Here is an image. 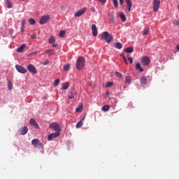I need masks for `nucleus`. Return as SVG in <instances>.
Segmentation results:
<instances>
[{"instance_id":"34","label":"nucleus","mask_w":179,"mask_h":179,"mask_svg":"<svg viewBox=\"0 0 179 179\" xmlns=\"http://www.w3.org/2000/svg\"><path fill=\"white\" fill-rule=\"evenodd\" d=\"M109 17H110L111 22H114V17H115L114 13H110L109 14Z\"/></svg>"},{"instance_id":"5","label":"nucleus","mask_w":179,"mask_h":179,"mask_svg":"<svg viewBox=\"0 0 179 179\" xmlns=\"http://www.w3.org/2000/svg\"><path fill=\"white\" fill-rule=\"evenodd\" d=\"M153 12H157L160 8V0H154L152 3Z\"/></svg>"},{"instance_id":"24","label":"nucleus","mask_w":179,"mask_h":179,"mask_svg":"<svg viewBox=\"0 0 179 179\" xmlns=\"http://www.w3.org/2000/svg\"><path fill=\"white\" fill-rule=\"evenodd\" d=\"M146 82H148V79L146 78V77H143L140 80V83H141V85H146Z\"/></svg>"},{"instance_id":"44","label":"nucleus","mask_w":179,"mask_h":179,"mask_svg":"<svg viewBox=\"0 0 179 179\" xmlns=\"http://www.w3.org/2000/svg\"><path fill=\"white\" fill-rule=\"evenodd\" d=\"M25 23H26V21L24 20V19L22 20L21 26L24 27Z\"/></svg>"},{"instance_id":"6","label":"nucleus","mask_w":179,"mask_h":179,"mask_svg":"<svg viewBox=\"0 0 179 179\" xmlns=\"http://www.w3.org/2000/svg\"><path fill=\"white\" fill-rule=\"evenodd\" d=\"M50 19H51L50 15H43L39 20V24H45V23H47V22H48V20H50Z\"/></svg>"},{"instance_id":"47","label":"nucleus","mask_w":179,"mask_h":179,"mask_svg":"<svg viewBox=\"0 0 179 179\" xmlns=\"http://www.w3.org/2000/svg\"><path fill=\"white\" fill-rule=\"evenodd\" d=\"M91 10H92V12H93V13H94L96 12V8H94V7H92L91 8Z\"/></svg>"},{"instance_id":"54","label":"nucleus","mask_w":179,"mask_h":179,"mask_svg":"<svg viewBox=\"0 0 179 179\" xmlns=\"http://www.w3.org/2000/svg\"><path fill=\"white\" fill-rule=\"evenodd\" d=\"M176 50H178V51H179V45H178L176 46Z\"/></svg>"},{"instance_id":"36","label":"nucleus","mask_w":179,"mask_h":179,"mask_svg":"<svg viewBox=\"0 0 179 179\" xmlns=\"http://www.w3.org/2000/svg\"><path fill=\"white\" fill-rule=\"evenodd\" d=\"M113 4L115 8H118V1L117 0H113Z\"/></svg>"},{"instance_id":"33","label":"nucleus","mask_w":179,"mask_h":179,"mask_svg":"<svg viewBox=\"0 0 179 179\" xmlns=\"http://www.w3.org/2000/svg\"><path fill=\"white\" fill-rule=\"evenodd\" d=\"M127 7H132V1L131 0H126Z\"/></svg>"},{"instance_id":"25","label":"nucleus","mask_w":179,"mask_h":179,"mask_svg":"<svg viewBox=\"0 0 179 179\" xmlns=\"http://www.w3.org/2000/svg\"><path fill=\"white\" fill-rule=\"evenodd\" d=\"M83 110V104H80L79 106V107H78L76 109V113H82V110Z\"/></svg>"},{"instance_id":"51","label":"nucleus","mask_w":179,"mask_h":179,"mask_svg":"<svg viewBox=\"0 0 179 179\" xmlns=\"http://www.w3.org/2000/svg\"><path fill=\"white\" fill-rule=\"evenodd\" d=\"M23 30H24V27L21 26V31H22V32H23Z\"/></svg>"},{"instance_id":"48","label":"nucleus","mask_w":179,"mask_h":179,"mask_svg":"<svg viewBox=\"0 0 179 179\" xmlns=\"http://www.w3.org/2000/svg\"><path fill=\"white\" fill-rule=\"evenodd\" d=\"M36 37H37V35H36V34H33V35H31V38H36Z\"/></svg>"},{"instance_id":"21","label":"nucleus","mask_w":179,"mask_h":179,"mask_svg":"<svg viewBox=\"0 0 179 179\" xmlns=\"http://www.w3.org/2000/svg\"><path fill=\"white\" fill-rule=\"evenodd\" d=\"M69 87V83H65L62 84V90H66Z\"/></svg>"},{"instance_id":"14","label":"nucleus","mask_w":179,"mask_h":179,"mask_svg":"<svg viewBox=\"0 0 179 179\" xmlns=\"http://www.w3.org/2000/svg\"><path fill=\"white\" fill-rule=\"evenodd\" d=\"M92 35L94 36V37H96L98 34L97 27L96 26V24H93L92 25Z\"/></svg>"},{"instance_id":"49","label":"nucleus","mask_w":179,"mask_h":179,"mask_svg":"<svg viewBox=\"0 0 179 179\" xmlns=\"http://www.w3.org/2000/svg\"><path fill=\"white\" fill-rule=\"evenodd\" d=\"M43 65H48V60H46L43 62Z\"/></svg>"},{"instance_id":"30","label":"nucleus","mask_w":179,"mask_h":179,"mask_svg":"<svg viewBox=\"0 0 179 179\" xmlns=\"http://www.w3.org/2000/svg\"><path fill=\"white\" fill-rule=\"evenodd\" d=\"M66 31L64 30L60 31L59 36V37H65Z\"/></svg>"},{"instance_id":"10","label":"nucleus","mask_w":179,"mask_h":179,"mask_svg":"<svg viewBox=\"0 0 179 179\" xmlns=\"http://www.w3.org/2000/svg\"><path fill=\"white\" fill-rule=\"evenodd\" d=\"M141 63L143 64V65H144L145 66H147V65H148L149 64H150V59L149 58V57L148 56H144L143 57L142 59H141Z\"/></svg>"},{"instance_id":"15","label":"nucleus","mask_w":179,"mask_h":179,"mask_svg":"<svg viewBox=\"0 0 179 179\" xmlns=\"http://www.w3.org/2000/svg\"><path fill=\"white\" fill-rule=\"evenodd\" d=\"M30 124L32 127H34L35 128H40V127L38 126V124H37V122H36V120L33 118H31L30 120Z\"/></svg>"},{"instance_id":"32","label":"nucleus","mask_w":179,"mask_h":179,"mask_svg":"<svg viewBox=\"0 0 179 179\" xmlns=\"http://www.w3.org/2000/svg\"><path fill=\"white\" fill-rule=\"evenodd\" d=\"M131 82V76H127V77L125 78V83L130 84Z\"/></svg>"},{"instance_id":"46","label":"nucleus","mask_w":179,"mask_h":179,"mask_svg":"<svg viewBox=\"0 0 179 179\" xmlns=\"http://www.w3.org/2000/svg\"><path fill=\"white\" fill-rule=\"evenodd\" d=\"M123 59H124L125 64H126L127 65H128V62L127 61V57H124Z\"/></svg>"},{"instance_id":"45","label":"nucleus","mask_w":179,"mask_h":179,"mask_svg":"<svg viewBox=\"0 0 179 179\" xmlns=\"http://www.w3.org/2000/svg\"><path fill=\"white\" fill-rule=\"evenodd\" d=\"M120 5L122 6L124 5V0H119Z\"/></svg>"},{"instance_id":"22","label":"nucleus","mask_w":179,"mask_h":179,"mask_svg":"<svg viewBox=\"0 0 179 179\" xmlns=\"http://www.w3.org/2000/svg\"><path fill=\"white\" fill-rule=\"evenodd\" d=\"M120 16L122 22H126L127 21V17L125 16V14H124L123 13H120Z\"/></svg>"},{"instance_id":"41","label":"nucleus","mask_w":179,"mask_h":179,"mask_svg":"<svg viewBox=\"0 0 179 179\" xmlns=\"http://www.w3.org/2000/svg\"><path fill=\"white\" fill-rule=\"evenodd\" d=\"M64 71H69V64H66L64 66Z\"/></svg>"},{"instance_id":"50","label":"nucleus","mask_w":179,"mask_h":179,"mask_svg":"<svg viewBox=\"0 0 179 179\" xmlns=\"http://www.w3.org/2000/svg\"><path fill=\"white\" fill-rule=\"evenodd\" d=\"M52 47H53L54 48H57V47H58V44H53V45H52Z\"/></svg>"},{"instance_id":"37","label":"nucleus","mask_w":179,"mask_h":179,"mask_svg":"<svg viewBox=\"0 0 179 179\" xmlns=\"http://www.w3.org/2000/svg\"><path fill=\"white\" fill-rule=\"evenodd\" d=\"M115 73L117 78H122V74L121 73L116 71Z\"/></svg>"},{"instance_id":"8","label":"nucleus","mask_w":179,"mask_h":179,"mask_svg":"<svg viewBox=\"0 0 179 179\" xmlns=\"http://www.w3.org/2000/svg\"><path fill=\"white\" fill-rule=\"evenodd\" d=\"M76 95H77L76 90H75V88H73L71 90V91L68 95V97H69V99L72 100V99H75V97H76Z\"/></svg>"},{"instance_id":"39","label":"nucleus","mask_w":179,"mask_h":179,"mask_svg":"<svg viewBox=\"0 0 179 179\" xmlns=\"http://www.w3.org/2000/svg\"><path fill=\"white\" fill-rule=\"evenodd\" d=\"M59 79H57L55 80V83H54V86H58V85H59Z\"/></svg>"},{"instance_id":"29","label":"nucleus","mask_w":179,"mask_h":179,"mask_svg":"<svg viewBox=\"0 0 179 179\" xmlns=\"http://www.w3.org/2000/svg\"><path fill=\"white\" fill-rule=\"evenodd\" d=\"M54 43H55V38H54V36H52L49 38V43L54 44Z\"/></svg>"},{"instance_id":"55","label":"nucleus","mask_w":179,"mask_h":179,"mask_svg":"<svg viewBox=\"0 0 179 179\" xmlns=\"http://www.w3.org/2000/svg\"><path fill=\"white\" fill-rule=\"evenodd\" d=\"M22 1H25V0H22Z\"/></svg>"},{"instance_id":"40","label":"nucleus","mask_w":179,"mask_h":179,"mask_svg":"<svg viewBox=\"0 0 179 179\" xmlns=\"http://www.w3.org/2000/svg\"><path fill=\"white\" fill-rule=\"evenodd\" d=\"M173 24H175V26H179V20H174Z\"/></svg>"},{"instance_id":"26","label":"nucleus","mask_w":179,"mask_h":179,"mask_svg":"<svg viewBox=\"0 0 179 179\" xmlns=\"http://www.w3.org/2000/svg\"><path fill=\"white\" fill-rule=\"evenodd\" d=\"M6 8H8V9H10V8H12V3H10V1L9 0L6 1Z\"/></svg>"},{"instance_id":"53","label":"nucleus","mask_w":179,"mask_h":179,"mask_svg":"<svg viewBox=\"0 0 179 179\" xmlns=\"http://www.w3.org/2000/svg\"><path fill=\"white\" fill-rule=\"evenodd\" d=\"M120 57H122L123 59H124V57H125V55H124V54H120Z\"/></svg>"},{"instance_id":"23","label":"nucleus","mask_w":179,"mask_h":179,"mask_svg":"<svg viewBox=\"0 0 179 179\" xmlns=\"http://www.w3.org/2000/svg\"><path fill=\"white\" fill-rule=\"evenodd\" d=\"M124 52L127 53L134 52V47H129L124 49Z\"/></svg>"},{"instance_id":"52","label":"nucleus","mask_w":179,"mask_h":179,"mask_svg":"<svg viewBox=\"0 0 179 179\" xmlns=\"http://www.w3.org/2000/svg\"><path fill=\"white\" fill-rule=\"evenodd\" d=\"M131 8H132V7H127L128 12H131Z\"/></svg>"},{"instance_id":"19","label":"nucleus","mask_w":179,"mask_h":179,"mask_svg":"<svg viewBox=\"0 0 179 179\" xmlns=\"http://www.w3.org/2000/svg\"><path fill=\"white\" fill-rule=\"evenodd\" d=\"M24 48H26V44H22L20 48H17V52H23Z\"/></svg>"},{"instance_id":"1","label":"nucleus","mask_w":179,"mask_h":179,"mask_svg":"<svg viewBox=\"0 0 179 179\" xmlns=\"http://www.w3.org/2000/svg\"><path fill=\"white\" fill-rule=\"evenodd\" d=\"M85 57H80L77 59V63H76V68L78 69V71H82L83 68H85Z\"/></svg>"},{"instance_id":"3","label":"nucleus","mask_w":179,"mask_h":179,"mask_svg":"<svg viewBox=\"0 0 179 179\" xmlns=\"http://www.w3.org/2000/svg\"><path fill=\"white\" fill-rule=\"evenodd\" d=\"M49 128L50 129H53V131H56V132H59L61 131V127L58 123L53 122L49 125Z\"/></svg>"},{"instance_id":"11","label":"nucleus","mask_w":179,"mask_h":179,"mask_svg":"<svg viewBox=\"0 0 179 179\" xmlns=\"http://www.w3.org/2000/svg\"><path fill=\"white\" fill-rule=\"evenodd\" d=\"M29 131L27 127L24 126L18 130L20 135H26Z\"/></svg>"},{"instance_id":"13","label":"nucleus","mask_w":179,"mask_h":179,"mask_svg":"<svg viewBox=\"0 0 179 179\" xmlns=\"http://www.w3.org/2000/svg\"><path fill=\"white\" fill-rule=\"evenodd\" d=\"M27 69L31 73H37V69L33 64H29L27 66Z\"/></svg>"},{"instance_id":"16","label":"nucleus","mask_w":179,"mask_h":179,"mask_svg":"<svg viewBox=\"0 0 179 179\" xmlns=\"http://www.w3.org/2000/svg\"><path fill=\"white\" fill-rule=\"evenodd\" d=\"M45 54H46L47 55L51 56V55H54L55 54V52L52 49H48L45 50Z\"/></svg>"},{"instance_id":"20","label":"nucleus","mask_w":179,"mask_h":179,"mask_svg":"<svg viewBox=\"0 0 179 179\" xmlns=\"http://www.w3.org/2000/svg\"><path fill=\"white\" fill-rule=\"evenodd\" d=\"M136 71H138L139 72H143V68H142V66H141V64H139V63H136Z\"/></svg>"},{"instance_id":"18","label":"nucleus","mask_w":179,"mask_h":179,"mask_svg":"<svg viewBox=\"0 0 179 179\" xmlns=\"http://www.w3.org/2000/svg\"><path fill=\"white\" fill-rule=\"evenodd\" d=\"M113 47L117 50H121L122 48V43L120 42L115 43L113 44Z\"/></svg>"},{"instance_id":"27","label":"nucleus","mask_w":179,"mask_h":179,"mask_svg":"<svg viewBox=\"0 0 179 179\" xmlns=\"http://www.w3.org/2000/svg\"><path fill=\"white\" fill-rule=\"evenodd\" d=\"M110 110V106L108 105H105L102 107V111H108Z\"/></svg>"},{"instance_id":"2","label":"nucleus","mask_w":179,"mask_h":179,"mask_svg":"<svg viewBox=\"0 0 179 179\" xmlns=\"http://www.w3.org/2000/svg\"><path fill=\"white\" fill-rule=\"evenodd\" d=\"M101 38L105 40L108 43L113 41V35L110 34L108 32L105 31L102 34Z\"/></svg>"},{"instance_id":"28","label":"nucleus","mask_w":179,"mask_h":179,"mask_svg":"<svg viewBox=\"0 0 179 179\" xmlns=\"http://www.w3.org/2000/svg\"><path fill=\"white\" fill-rule=\"evenodd\" d=\"M13 87V84L10 82H8V90H12V88Z\"/></svg>"},{"instance_id":"17","label":"nucleus","mask_w":179,"mask_h":179,"mask_svg":"<svg viewBox=\"0 0 179 179\" xmlns=\"http://www.w3.org/2000/svg\"><path fill=\"white\" fill-rule=\"evenodd\" d=\"M85 121V117L82 118L76 125V128H82L83 125V122Z\"/></svg>"},{"instance_id":"4","label":"nucleus","mask_w":179,"mask_h":179,"mask_svg":"<svg viewBox=\"0 0 179 179\" xmlns=\"http://www.w3.org/2000/svg\"><path fill=\"white\" fill-rule=\"evenodd\" d=\"M31 143L34 148H38V149H41L43 148V144L41 143V141H39L38 139H33L31 141Z\"/></svg>"},{"instance_id":"31","label":"nucleus","mask_w":179,"mask_h":179,"mask_svg":"<svg viewBox=\"0 0 179 179\" xmlns=\"http://www.w3.org/2000/svg\"><path fill=\"white\" fill-rule=\"evenodd\" d=\"M29 24H36V20L31 18L28 20Z\"/></svg>"},{"instance_id":"38","label":"nucleus","mask_w":179,"mask_h":179,"mask_svg":"<svg viewBox=\"0 0 179 179\" xmlns=\"http://www.w3.org/2000/svg\"><path fill=\"white\" fill-rule=\"evenodd\" d=\"M113 86V83L112 82H107L106 84V87H111Z\"/></svg>"},{"instance_id":"42","label":"nucleus","mask_w":179,"mask_h":179,"mask_svg":"<svg viewBox=\"0 0 179 179\" xmlns=\"http://www.w3.org/2000/svg\"><path fill=\"white\" fill-rule=\"evenodd\" d=\"M127 59L129 61L130 64H132V62H134V59H132V57H127Z\"/></svg>"},{"instance_id":"35","label":"nucleus","mask_w":179,"mask_h":179,"mask_svg":"<svg viewBox=\"0 0 179 179\" xmlns=\"http://www.w3.org/2000/svg\"><path fill=\"white\" fill-rule=\"evenodd\" d=\"M148 33H149V28H145L143 31V36H146V34H148Z\"/></svg>"},{"instance_id":"7","label":"nucleus","mask_w":179,"mask_h":179,"mask_svg":"<svg viewBox=\"0 0 179 179\" xmlns=\"http://www.w3.org/2000/svg\"><path fill=\"white\" fill-rule=\"evenodd\" d=\"M86 10H87V8H83L79 10H78L77 12L75 13L74 16L76 17H80V16H82V15H83L84 13H86Z\"/></svg>"},{"instance_id":"9","label":"nucleus","mask_w":179,"mask_h":179,"mask_svg":"<svg viewBox=\"0 0 179 179\" xmlns=\"http://www.w3.org/2000/svg\"><path fill=\"white\" fill-rule=\"evenodd\" d=\"M15 69H17V72L20 73H26V72H27V69H26V68L18 64L15 65Z\"/></svg>"},{"instance_id":"43","label":"nucleus","mask_w":179,"mask_h":179,"mask_svg":"<svg viewBox=\"0 0 179 179\" xmlns=\"http://www.w3.org/2000/svg\"><path fill=\"white\" fill-rule=\"evenodd\" d=\"M99 2H100L102 5H104V3L107 2V0H99Z\"/></svg>"},{"instance_id":"12","label":"nucleus","mask_w":179,"mask_h":179,"mask_svg":"<svg viewBox=\"0 0 179 179\" xmlns=\"http://www.w3.org/2000/svg\"><path fill=\"white\" fill-rule=\"evenodd\" d=\"M59 136V132L52 133L48 136V141H52L54 138H58Z\"/></svg>"}]
</instances>
